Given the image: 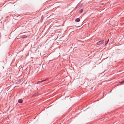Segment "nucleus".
Segmentation results:
<instances>
[{"instance_id": "1", "label": "nucleus", "mask_w": 124, "mask_h": 124, "mask_svg": "<svg viewBox=\"0 0 124 124\" xmlns=\"http://www.w3.org/2000/svg\"><path fill=\"white\" fill-rule=\"evenodd\" d=\"M104 41V40H101L98 42L97 43V45H100L103 44Z\"/></svg>"}, {"instance_id": "2", "label": "nucleus", "mask_w": 124, "mask_h": 124, "mask_svg": "<svg viewBox=\"0 0 124 124\" xmlns=\"http://www.w3.org/2000/svg\"><path fill=\"white\" fill-rule=\"evenodd\" d=\"M18 101L19 103H22L23 102V100L22 99H20L18 100Z\"/></svg>"}, {"instance_id": "3", "label": "nucleus", "mask_w": 124, "mask_h": 124, "mask_svg": "<svg viewBox=\"0 0 124 124\" xmlns=\"http://www.w3.org/2000/svg\"><path fill=\"white\" fill-rule=\"evenodd\" d=\"M75 21L77 22H79L80 21V19L79 18H77L76 19Z\"/></svg>"}, {"instance_id": "4", "label": "nucleus", "mask_w": 124, "mask_h": 124, "mask_svg": "<svg viewBox=\"0 0 124 124\" xmlns=\"http://www.w3.org/2000/svg\"><path fill=\"white\" fill-rule=\"evenodd\" d=\"M83 11V9H81L80 11V13H82Z\"/></svg>"}, {"instance_id": "5", "label": "nucleus", "mask_w": 124, "mask_h": 124, "mask_svg": "<svg viewBox=\"0 0 124 124\" xmlns=\"http://www.w3.org/2000/svg\"><path fill=\"white\" fill-rule=\"evenodd\" d=\"M46 80H42L40 81H39V82H43L44 81H46Z\"/></svg>"}, {"instance_id": "6", "label": "nucleus", "mask_w": 124, "mask_h": 124, "mask_svg": "<svg viewBox=\"0 0 124 124\" xmlns=\"http://www.w3.org/2000/svg\"><path fill=\"white\" fill-rule=\"evenodd\" d=\"M109 39H108V40L107 41V43H106V44H105V45H106L107 44V43H108V41H109Z\"/></svg>"}, {"instance_id": "7", "label": "nucleus", "mask_w": 124, "mask_h": 124, "mask_svg": "<svg viewBox=\"0 0 124 124\" xmlns=\"http://www.w3.org/2000/svg\"><path fill=\"white\" fill-rule=\"evenodd\" d=\"M81 6V5H78V6L77 7V8H78V7H80V6Z\"/></svg>"}, {"instance_id": "8", "label": "nucleus", "mask_w": 124, "mask_h": 124, "mask_svg": "<svg viewBox=\"0 0 124 124\" xmlns=\"http://www.w3.org/2000/svg\"><path fill=\"white\" fill-rule=\"evenodd\" d=\"M124 82V81H123L121 82L120 83V84H122Z\"/></svg>"}]
</instances>
